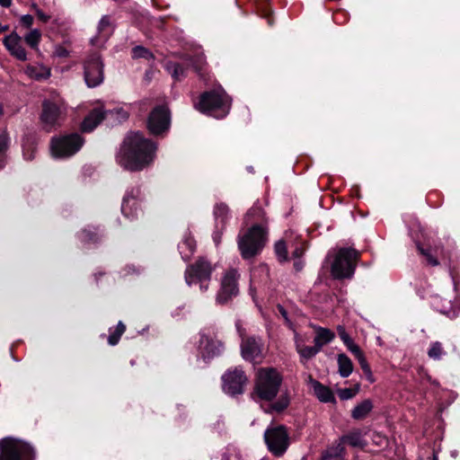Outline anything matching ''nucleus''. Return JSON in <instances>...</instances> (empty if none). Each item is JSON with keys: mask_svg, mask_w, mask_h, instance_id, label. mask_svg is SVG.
<instances>
[{"mask_svg": "<svg viewBox=\"0 0 460 460\" xmlns=\"http://www.w3.org/2000/svg\"><path fill=\"white\" fill-rule=\"evenodd\" d=\"M230 106L231 99L222 87L203 93L194 103L196 110L217 119L226 117Z\"/></svg>", "mask_w": 460, "mask_h": 460, "instance_id": "2", "label": "nucleus"}, {"mask_svg": "<svg viewBox=\"0 0 460 460\" xmlns=\"http://www.w3.org/2000/svg\"><path fill=\"white\" fill-rule=\"evenodd\" d=\"M417 248L420 251V252L426 257L429 264H430L431 266L438 265V261L432 254L433 250H431L430 248L423 249L420 243L417 244Z\"/></svg>", "mask_w": 460, "mask_h": 460, "instance_id": "42", "label": "nucleus"}, {"mask_svg": "<svg viewBox=\"0 0 460 460\" xmlns=\"http://www.w3.org/2000/svg\"><path fill=\"white\" fill-rule=\"evenodd\" d=\"M147 126L152 134L158 135L168 129L170 126V113L166 107L158 106L149 115Z\"/></svg>", "mask_w": 460, "mask_h": 460, "instance_id": "15", "label": "nucleus"}, {"mask_svg": "<svg viewBox=\"0 0 460 460\" xmlns=\"http://www.w3.org/2000/svg\"><path fill=\"white\" fill-rule=\"evenodd\" d=\"M103 62L99 53L88 54L83 61L84 78L88 87L100 85L104 79Z\"/></svg>", "mask_w": 460, "mask_h": 460, "instance_id": "8", "label": "nucleus"}, {"mask_svg": "<svg viewBox=\"0 0 460 460\" xmlns=\"http://www.w3.org/2000/svg\"><path fill=\"white\" fill-rule=\"evenodd\" d=\"M373 442L381 447L386 443V439L384 436L380 435L379 433H374L372 438Z\"/></svg>", "mask_w": 460, "mask_h": 460, "instance_id": "50", "label": "nucleus"}, {"mask_svg": "<svg viewBox=\"0 0 460 460\" xmlns=\"http://www.w3.org/2000/svg\"><path fill=\"white\" fill-rule=\"evenodd\" d=\"M195 248V241L190 235L185 236L178 245L179 252L184 261H188L192 256Z\"/></svg>", "mask_w": 460, "mask_h": 460, "instance_id": "26", "label": "nucleus"}, {"mask_svg": "<svg viewBox=\"0 0 460 460\" xmlns=\"http://www.w3.org/2000/svg\"><path fill=\"white\" fill-rule=\"evenodd\" d=\"M342 443H347L353 447L364 448L367 446L363 434L359 429L353 430L341 438Z\"/></svg>", "mask_w": 460, "mask_h": 460, "instance_id": "25", "label": "nucleus"}, {"mask_svg": "<svg viewBox=\"0 0 460 460\" xmlns=\"http://www.w3.org/2000/svg\"><path fill=\"white\" fill-rule=\"evenodd\" d=\"M447 352L445 351L443 345L439 341H433L430 343L428 350V356L434 360H440Z\"/></svg>", "mask_w": 460, "mask_h": 460, "instance_id": "32", "label": "nucleus"}, {"mask_svg": "<svg viewBox=\"0 0 460 460\" xmlns=\"http://www.w3.org/2000/svg\"><path fill=\"white\" fill-rule=\"evenodd\" d=\"M7 30H8V26L7 25L0 24V32L5 31Z\"/></svg>", "mask_w": 460, "mask_h": 460, "instance_id": "57", "label": "nucleus"}, {"mask_svg": "<svg viewBox=\"0 0 460 460\" xmlns=\"http://www.w3.org/2000/svg\"><path fill=\"white\" fill-rule=\"evenodd\" d=\"M267 241V228L255 224L243 235L239 237L238 247L243 259L258 254Z\"/></svg>", "mask_w": 460, "mask_h": 460, "instance_id": "3", "label": "nucleus"}, {"mask_svg": "<svg viewBox=\"0 0 460 460\" xmlns=\"http://www.w3.org/2000/svg\"><path fill=\"white\" fill-rule=\"evenodd\" d=\"M321 350L315 344L314 346H305L300 343H296V351L301 357V361L308 360L314 358Z\"/></svg>", "mask_w": 460, "mask_h": 460, "instance_id": "29", "label": "nucleus"}, {"mask_svg": "<svg viewBox=\"0 0 460 460\" xmlns=\"http://www.w3.org/2000/svg\"><path fill=\"white\" fill-rule=\"evenodd\" d=\"M309 381L314 388V393L316 397L323 402H335V397L332 390L322 385L320 382L309 376Z\"/></svg>", "mask_w": 460, "mask_h": 460, "instance_id": "22", "label": "nucleus"}, {"mask_svg": "<svg viewBox=\"0 0 460 460\" xmlns=\"http://www.w3.org/2000/svg\"><path fill=\"white\" fill-rule=\"evenodd\" d=\"M238 279L239 274L236 270L230 269L225 272L221 279L220 289L216 296L217 304H227L233 297L238 295Z\"/></svg>", "mask_w": 460, "mask_h": 460, "instance_id": "12", "label": "nucleus"}, {"mask_svg": "<svg viewBox=\"0 0 460 460\" xmlns=\"http://www.w3.org/2000/svg\"><path fill=\"white\" fill-rule=\"evenodd\" d=\"M132 56L134 58H146L150 59L153 58L152 53L142 46H137L132 49Z\"/></svg>", "mask_w": 460, "mask_h": 460, "instance_id": "41", "label": "nucleus"}, {"mask_svg": "<svg viewBox=\"0 0 460 460\" xmlns=\"http://www.w3.org/2000/svg\"><path fill=\"white\" fill-rule=\"evenodd\" d=\"M339 374L342 377H348L353 371V364L350 358L345 354L338 355Z\"/></svg>", "mask_w": 460, "mask_h": 460, "instance_id": "28", "label": "nucleus"}, {"mask_svg": "<svg viewBox=\"0 0 460 460\" xmlns=\"http://www.w3.org/2000/svg\"><path fill=\"white\" fill-rule=\"evenodd\" d=\"M21 24L25 28H29L33 23V17L30 14H25L21 17Z\"/></svg>", "mask_w": 460, "mask_h": 460, "instance_id": "49", "label": "nucleus"}, {"mask_svg": "<svg viewBox=\"0 0 460 460\" xmlns=\"http://www.w3.org/2000/svg\"><path fill=\"white\" fill-rule=\"evenodd\" d=\"M212 271L211 264L205 259H199L187 268L185 271L186 283L189 286L199 283L201 292H206L208 289Z\"/></svg>", "mask_w": 460, "mask_h": 460, "instance_id": "9", "label": "nucleus"}, {"mask_svg": "<svg viewBox=\"0 0 460 460\" xmlns=\"http://www.w3.org/2000/svg\"><path fill=\"white\" fill-rule=\"evenodd\" d=\"M289 404V399L287 395H281L279 400L274 402L270 407V410H265L266 412H270L271 411H282L285 410Z\"/></svg>", "mask_w": 460, "mask_h": 460, "instance_id": "37", "label": "nucleus"}, {"mask_svg": "<svg viewBox=\"0 0 460 460\" xmlns=\"http://www.w3.org/2000/svg\"><path fill=\"white\" fill-rule=\"evenodd\" d=\"M234 456L235 460H241V456H240V454H239V453H236V452H235V453L234 454ZM223 459H224V460H230L226 456H223Z\"/></svg>", "mask_w": 460, "mask_h": 460, "instance_id": "56", "label": "nucleus"}, {"mask_svg": "<svg viewBox=\"0 0 460 460\" xmlns=\"http://www.w3.org/2000/svg\"><path fill=\"white\" fill-rule=\"evenodd\" d=\"M37 16L40 20H41L44 22H47L49 20V16L45 14L41 10L37 9L36 10Z\"/></svg>", "mask_w": 460, "mask_h": 460, "instance_id": "53", "label": "nucleus"}, {"mask_svg": "<svg viewBox=\"0 0 460 460\" xmlns=\"http://www.w3.org/2000/svg\"><path fill=\"white\" fill-rule=\"evenodd\" d=\"M12 4V0H0V5L3 7H9Z\"/></svg>", "mask_w": 460, "mask_h": 460, "instance_id": "55", "label": "nucleus"}, {"mask_svg": "<svg viewBox=\"0 0 460 460\" xmlns=\"http://www.w3.org/2000/svg\"><path fill=\"white\" fill-rule=\"evenodd\" d=\"M97 36L92 39L93 45L102 46L112 34L113 26L109 16H103L99 22Z\"/></svg>", "mask_w": 460, "mask_h": 460, "instance_id": "20", "label": "nucleus"}, {"mask_svg": "<svg viewBox=\"0 0 460 460\" xmlns=\"http://www.w3.org/2000/svg\"><path fill=\"white\" fill-rule=\"evenodd\" d=\"M373 409V403L370 400L367 399L355 406L351 411V417L354 420H364Z\"/></svg>", "mask_w": 460, "mask_h": 460, "instance_id": "27", "label": "nucleus"}, {"mask_svg": "<svg viewBox=\"0 0 460 460\" xmlns=\"http://www.w3.org/2000/svg\"><path fill=\"white\" fill-rule=\"evenodd\" d=\"M106 118H111L119 122H121L128 119V111L123 107H117L112 110L104 111Z\"/></svg>", "mask_w": 460, "mask_h": 460, "instance_id": "31", "label": "nucleus"}, {"mask_svg": "<svg viewBox=\"0 0 460 460\" xmlns=\"http://www.w3.org/2000/svg\"><path fill=\"white\" fill-rule=\"evenodd\" d=\"M9 145V137L6 130L0 129V168L4 166V161L3 154L7 150Z\"/></svg>", "mask_w": 460, "mask_h": 460, "instance_id": "36", "label": "nucleus"}, {"mask_svg": "<svg viewBox=\"0 0 460 460\" xmlns=\"http://www.w3.org/2000/svg\"><path fill=\"white\" fill-rule=\"evenodd\" d=\"M264 440L269 450L276 456H281L289 447V436L282 425L267 429Z\"/></svg>", "mask_w": 460, "mask_h": 460, "instance_id": "11", "label": "nucleus"}, {"mask_svg": "<svg viewBox=\"0 0 460 460\" xmlns=\"http://www.w3.org/2000/svg\"><path fill=\"white\" fill-rule=\"evenodd\" d=\"M0 460H34V450L24 440L5 437L0 439Z\"/></svg>", "mask_w": 460, "mask_h": 460, "instance_id": "5", "label": "nucleus"}, {"mask_svg": "<svg viewBox=\"0 0 460 460\" xmlns=\"http://www.w3.org/2000/svg\"><path fill=\"white\" fill-rule=\"evenodd\" d=\"M166 69L175 80H181L186 75L185 68L178 63L168 62Z\"/></svg>", "mask_w": 460, "mask_h": 460, "instance_id": "33", "label": "nucleus"}, {"mask_svg": "<svg viewBox=\"0 0 460 460\" xmlns=\"http://www.w3.org/2000/svg\"><path fill=\"white\" fill-rule=\"evenodd\" d=\"M66 114V105L58 95L45 100L42 102L40 120L43 127L50 130L59 126Z\"/></svg>", "mask_w": 460, "mask_h": 460, "instance_id": "7", "label": "nucleus"}, {"mask_svg": "<svg viewBox=\"0 0 460 460\" xmlns=\"http://www.w3.org/2000/svg\"><path fill=\"white\" fill-rule=\"evenodd\" d=\"M156 146L142 133L131 132L124 139L117 155V162L129 171H140L155 159Z\"/></svg>", "mask_w": 460, "mask_h": 460, "instance_id": "1", "label": "nucleus"}, {"mask_svg": "<svg viewBox=\"0 0 460 460\" xmlns=\"http://www.w3.org/2000/svg\"><path fill=\"white\" fill-rule=\"evenodd\" d=\"M84 142L83 137L77 133L53 138L51 152L56 157H69L81 149Z\"/></svg>", "mask_w": 460, "mask_h": 460, "instance_id": "10", "label": "nucleus"}, {"mask_svg": "<svg viewBox=\"0 0 460 460\" xmlns=\"http://www.w3.org/2000/svg\"><path fill=\"white\" fill-rule=\"evenodd\" d=\"M263 344L260 338L248 337L242 340L241 354L244 360L260 363L263 358Z\"/></svg>", "mask_w": 460, "mask_h": 460, "instance_id": "14", "label": "nucleus"}, {"mask_svg": "<svg viewBox=\"0 0 460 460\" xmlns=\"http://www.w3.org/2000/svg\"><path fill=\"white\" fill-rule=\"evenodd\" d=\"M225 347L221 341L210 339L208 336L201 334L199 350L203 359H210L221 355Z\"/></svg>", "mask_w": 460, "mask_h": 460, "instance_id": "16", "label": "nucleus"}, {"mask_svg": "<svg viewBox=\"0 0 460 460\" xmlns=\"http://www.w3.org/2000/svg\"><path fill=\"white\" fill-rule=\"evenodd\" d=\"M358 392V387L356 388H343L338 391L339 397L341 400H349L353 398Z\"/></svg>", "mask_w": 460, "mask_h": 460, "instance_id": "44", "label": "nucleus"}, {"mask_svg": "<svg viewBox=\"0 0 460 460\" xmlns=\"http://www.w3.org/2000/svg\"><path fill=\"white\" fill-rule=\"evenodd\" d=\"M125 330H126V326L124 325V323L121 322H119L116 331L109 336V339H108L109 344H111L112 346L116 345L119 342V338L123 334Z\"/></svg>", "mask_w": 460, "mask_h": 460, "instance_id": "38", "label": "nucleus"}, {"mask_svg": "<svg viewBox=\"0 0 460 460\" xmlns=\"http://www.w3.org/2000/svg\"><path fill=\"white\" fill-rule=\"evenodd\" d=\"M315 337L314 339V343L322 349V348L330 343L335 337L333 332L329 329L323 327H315Z\"/></svg>", "mask_w": 460, "mask_h": 460, "instance_id": "24", "label": "nucleus"}, {"mask_svg": "<svg viewBox=\"0 0 460 460\" xmlns=\"http://www.w3.org/2000/svg\"><path fill=\"white\" fill-rule=\"evenodd\" d=\"M139 193L138 188L132 189L123 198L121 211L127 217H137L139 210L137 197Z\"/></svg>", "mask_w": 460, "mask_h": 460, "instance_id": "19", "label": "nucleus"}, {"mask_svg": "<svg viewBox=\"0 0 460 460\" xmlns=\"http://www.w3.org/2000/svg\"><path fill=\"white\" fill-rule=\"evenodd\" d=\"M346 347L355 356V358L363 354L359 347L357 344H355L352 340L346 344Z\"/></svg>", "mask_w": 460, "mask_h": 460, "instance_id": "46", "label": "nucleus"}, {"mask_svg": "<svg viewBox=\"0 0 460 460\" xmlns=\"http://www.w3.org/2000/svg\"><path fill=\"white\" fill-rule=\"evenodd\" d=\"M68 51L61 46H58L55 49V55L59 58H66L68 56Z\"/></svg>", "mask_w": 460, "mask_h": 460, "instance_id": "52", "label": "nucleus"}, {"mask_svg": "<svg viewBox=\"0 0 460 460\" xmlns=\"http://www.w3.org/2000/svg\"><path fill=\"white\" fill-rule=\"evenodd\" d=\"M104 110L101 107L95 108L84 118L82 123V130L84 132L93 131L104 119Z\"/></svg>", "mask_w": 460, "mask_h": 460, "instance_id": "21", "label": "nucleus"}, {"mask_svg": "<svg viewBox=\"0 0 460 460\" xmlns=\"http://www.w3.org/2000/svg\"><path fill=\"white\" fill-rule=\"evenodd\" d=\"M275 252L279 261H286L288 258L287 244L285 241L279 240L275 243Z\"/></svg>", "mask_w": 460, "mask_h": 460, "instance_id": "40", "label": "nucleus"}, {"mask_svg": "<svg viewBox=\"0 0 460 460\" xmlns=\"http://www.w3.org/2000/svg\"><path fill=\"white\" fill-rule=\"evenodd\" d=\"M82 239L84 241H96V234L89 230H84L82 233Z\"/></svg>", "mask_w": 460, "mask_h": 460, "instance_id": "51", "label": "nucleus"}, {"mask_svg": "<svg viewBox=\"0 0 460 460\" xmlns=\"http://www.w3.org/2000/svg\"><path fill=\"white\" fill-rule=\"evenodd\" d=\"M36 148L32 146H23V156L26 160H31L34 157Z\"/></svg>", "mask_w": 460, "mask_h": 460, "instance_id": "48", "label": "nucleus"}, {"mask_svg": "<svg viewBox=\"0 0 460 460\" xmlns=\"http://www.w3.org/2000/svg\"><path fill=\"white\" fill-rule=\"evenodd\" d=\"M278 309H279V312L280 313V314L284 317V319L286 321H288V313L285 310V308L283 306H281V305H279Z\"/></svg>", "mask_w": 460, "mask_h": 460, "instance_id": "54", "label": "nucleus"}, {"mask_svg": "<svg viewBox=\"0 0 460 460\" xmlns=\"http://www.w3.org/2000/svg\"><path fill=\"white\" fill-rule=\"evenodd\" d=\"M223 389L231 395L242 394L247 382V377L243 369L234 367L227 370L222 376Z\"/></svg>", "mask_w": 460, "mask_h": 460, "instance_id": "13", "label": "nucleus"}, {"mask_svg": "<svg viewBox=\"0 0 460 460\" xmlns=\"http://www.w3.org/2000/svg\"><path fill=\"white\" fill-rule=\"evenodd\" d=\"M41 38V33L38 29L31 30L24 37L25 42L32 49H37Z\"/></svg>", "mask_w": 460, "mask_h": 460, "instance_id": "35", "label": "nucleus"}, {"mask_svg": "<svg viewBox=\"0 0 460 460\" xmlns=\"http://www.w3.org/2000/svg\"><path fill=\"white\" fill-rule=\"evenodd\" d=\"M214 215L217 223H221L224 226L229 217V208L226 204L218 203L215 206Z\"/></svg>", "mask_w": 460, "mask_h": 460, "instance_id": "30", "label": "nucleus"}, {"mask_svg": "<svg viewBox=\"0 0 460 460\" xmlns=\"http://www.w3.org/2000/svg\"><path fill=\"white\" fill-rule=\"evenodd\" d=\"M359 252L352 248H341L332 263L331 272L334 279H349L353 276Z\"/></svg>", "mask_w": 460, "mask_h": 460, "instance_id": "6", "label": "nucleus"}, {"mask_svg": "<svg viewBox=\"0 0 460 460\" xmlns=\"http://www.w3.org/2000/svg\"><path fill=\"white\" fill-rule=\"evenodd\" d=\"M265 16H268V14H267L266 13H265ZM267 19H268V23H269L270 25H272V23H273V20H272L270 17H267Z\"/></svg>", "mask_w": 460, "mask_h": 460, "instance_id": "58", "label": "nucleus"}, {"mask_svg": "<svg viewBox=\"0 0 460 460\" xmlns=\"http://www.w3.org/2000/svg\"><path fill=\"white\" fill-rule=\"evenodd\" d=\"M3 43L12 56L22 61L27 60L26 50L22 45V38L16 32L5 36Z\"/></svg>", "mask_w": 460, "mask_h": 460, "instance_id": "18", "label": "nucleus"}, {"mask_svg": "<svg viewBox=\"0 0 460 460\" xmlns=\"http://www.w3.org/2000/svg\"><path fill=\"white\" fill-rule=\"evenodd\" d=\"M186 60L188 64L190 65L195 69V71L202 77V71L206 64L203 55H198L195 58H188Z\"/></svg>", "mask_w": 460, "mask_h": 460, "instance_id": "34", "label": "nucleus"}, {"mask_svg": "<svg viewBox=\"0 0 460 460\" xmlns=\"http://www.w3.org/2000/svg\"><path fill=\"white\" fill-rule=\"evenodd\" d=\"M3 113H4L3 106L0 104V118L3 116Z\"/></svg>", "mask_w": 460, "mask_h": 460, "instance_id": "59", "label": "nucleus"}, {"mask_svg": "<svg viewBox=\"0 0 460 460\" xmlns=\"http://www.w3.org/2000/svg\"><path fill=\"white\" fill-rule=\"evenodd\" d=\"M337 331L339 333V336L341 340L343 341V343L346 345L348 342H349L352 339L349 337V335L345 331V328L341 325H339L337 327Z\"/></svg>", "mask_w": 460, "mask_h": 460, "instance_id": "47", "label": "nucleus"}, {"mask_svg": "<svg viewBox=\"0 0 460 460\" xmlns=\"http://www.w3.org/2000/svg\"><path fill=\"white\" fill-rule=\"evenodd\" d=\"M356 358L358 360V363H359L364 374L367 376V379L370 382H374L370 367H369L368 363L367 362V359H366L364 354H361L360 356L357 357Z\"/></svg>", "mask_w": 460, "mask_h": 460, "instance_id": "43", "label": "nucleus"}, {"mask_svg": "<svg viewBox=\"0 0 460 460\" xmlns=\"http://www.w3.org/2000/svg\"><path fill=\"white\" fill-rule=\"evenodd\" d=\"M433 306L441 314L449 317H456L460 311V300H452L451 296L442 297L437 296L433 298Z\"/></svg>", "mask_w": 460, "mask_h": 460, "instance_id": "17", "label": "nucleus"}, {"mask_svg": "<svg viewBox=\"0 0 460 460\" xmlns=\"http://www.w3.org/2000/svg\"><path fill=\"white\" fill-rule=\"evenodd\" d=\"M265 213L263 209L258 206H253L247 213V217H252L254 221L262 222L264 220Z\"/></svg>", "mask_w": 460, "mask_h": 460, "instance_id": "39", "label": "nucleus"}, {"mask_svg": "<svg viewBox=\"0 0 460 460\" xmlns=\"http://www.w3.org/2000/svg\"><path fill=\"white\" fill-rule=\"evenodd\" d=\"M282 378L274 368H261L257 374L255 393L260 399L271 401L279 392Z\"/></svg>", "mask_w": 460, "mask_h": 460, "instance_id": "4", "label": "nucleus"}, {"mask_svg": "<svg viewBox=\"0 0 460 460\" xmlns=\"http://www.w3.org/2000/svg\"><path fill=\"white\" fill-rule=\"evenodd\" d=\"M25 74L37 81L46 80L50 76V68L41 64L29 65L25 68Z\"/></svg>", "mask_w": 460, "mask_h": 460, "instance_id": "23", "label": "nucleus"}, {"mask_svg": "<svg viewBox=\"0 0 460 460\" xmlns=\"http://www.w3.org/2000/svg\"><path fill=\"white\" fill-rule=\"evenodd\" d=\"M345 448L341 443L327 450L324 458L337 457L344 454Z\"/></svg>", "mask_w": 460, "mask_h": 460, "instance_id": "45", "label": "nucleus"}]
</instances>
